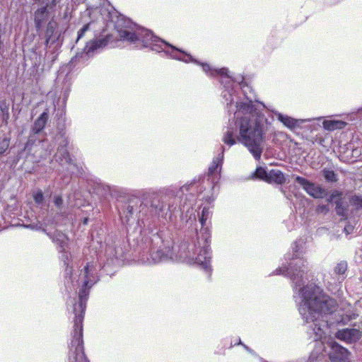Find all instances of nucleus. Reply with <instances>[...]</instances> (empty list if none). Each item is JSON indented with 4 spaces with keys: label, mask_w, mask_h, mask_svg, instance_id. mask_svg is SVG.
I'll return each instance as SVG.
<instances>
[{
    "label": "nucleus",
    "mask_w": 362,
    "mask_h": 362,
    "mask_svg": "<svg viewBox=\"0 0 362 362\" xmlns=\"http://www.w3.org/2000/svg\"><path fill=\"white\" fill-rule=\"evenodd\" d=\"M254 175L256 177L267 182L269 177V172H267L265 168L262 167H257L255 172L254 173Z\"/></svg>",
    "instance_id": "nucleus-25"
},
{
    "label": "nucleus",
    "mask_w": 362,
    "mask_h": 362,
    "mask_svg": "<svg viewBox=\"0 0 362 362\" xmlns=\"http://www.w3.org/2000/svg\"><path fill=\"white\" fill-rule=\"evenodd\" d=\"M56 0H51V4L52 6H54L56 5Z\"/></svg>",
    "instance_id": "nucleus-34"
},
{
    "label": "nucleus",
    "mask_w": 362,
    "mask_h": 362,
    "mask_svg": "<svg viewBox=\"0 0 362 362\" xmlns=\"http://www.w3.org/2000/svg\"><path fill=\"white\" fill-rule=\"evenodd\" d=\"M53 202L54 206L59 209L62 210L63 208V199L60 195H54L53 197Z\"/></svg>",
    "instance_id": "nucleus-28"
},
{
    "label": "nucleus",
    "mask_w": 362,
    "mask_h": 362,
    "mask_svg": "<svg viewBox=\"0 0 362 362\" xmlns=\"http://www.w3.org/2000/svg\"><path fill=\"white\" fill-rule=\"evenodd\" d=\"M87 222H88V218H86L84 219L83 223H84L85 224H86V223H87Z\"/></svg>",
    "instance_id": "nucleus-36"
},
{
    "label": "nucleus",
    "mask_w": 362,
    "mask_h": 362,
    "mask_svg": "<svg viewBox=\"0 0 362 362\" xmlns=\"http://www.w3.org/2000/svg\"><path fill=\"white\" fill-rule=\"evenodd\" d=\"M335 337L346 343H354L361 339L362 332L359 329H343L336 332Z\"/></svg>",
    "instance_id": "nucleus-11"
},
{
    "label": "nucleus",
    "mask_w": 362,
    "mask_h": 362,
    "mask_svg": "<svg viewBox=\"0 0 362 362\" xmlns=\"http://www.w3.org/2000/svg\"><path fill=\"white\" fill-rule=\"evenodd\" d=\"M173 206L163 201H153L151 205V214L165 221L171 220Z\"/></svg>",
    "instance_id": "nucleus-8"
},
{
    "label": "nucleus",
    "mask_w": 362,
    "mask_h": 362,
    "mask_svg": "<svg viewBox=\"0 0 362 362\" xmlns=\"http://www.w3.org/2000/svg\"><path fill=\"white\" fill-rule=\"evenodd\" d=\"M358 114L360 115V116H362V107L361 109H358Z\"/></svg>",
    "instance_id": "nucleus-35"
},
{
    "label": "nucleus",
    "mask_w": 362,
    "mask_h": 362,
    "mask_svg": "<svg viewBox=\"0 0 362 362\" xmlns=\"http://www.w3.org/2000/svg\"><path fill=\"white\" fill-rule=\"evenodd\" d=\"M68 199H69V204H71V196H69V197H68Z\"/></svg>",
    "instance_id": "nucleus-37"
},
{
    "label": "nucleus",
    "mask_w": 362,
    "mask_h": 362,
    "mask_svg": "<svg viewBox=\"0 0 362 362\" xmlns=\"http://www.w3.org/2000/svg\"><path fill=\"white\" fill-rule=\"evenodd\" d=\"M35 1H37L39 3L42 2L43 0H35Z\"/></svg>",
    "instance_id": "nucleus-38"
},
{
    "label": "nucleus",
    "mask_w": 362,
    "mask_h": 362,
    "mask_svg": "<svg viewBox=\"0 0 362 362\" xmlns=\"http://www.w3.org/2000/svg\"><path fill=\"white\" fill-rule=\"evenodd\" d=\"M362 209V197L354 196L349 198V203L340 199L336 203L337 214L344 219L352 218L358 215Z\"/></svg>",
    "instance_id": "nucleus-6"
},
{
    "label": "nucleus",
    "mask_w": 362,
    "mask_h": 362,
    "mask_svg": "<svg viewBox=\"0 0 362 362\" xmlns=\"http://www.w3.org/2000/svg\"><path fill=\"white\" fill-rule=\"evenodd\" d=\"M286 181V177L284 173L277 169H272L269 172V177L267 182H274L278 185H281Z\"/></svg>",
    "instance_id": "nucleus-18"
},
{
    "label": "nucleus",
    "mask_w": 362,
    "mask_h": 362,
    "mask_svg": "<svg viewBox=\"0 0 362 362\" xmlns=\"http://www.w3.org/2000/svg\"><path fill=\"white\" fill-rule=\"evenodd\" d=\"M10 144V139L8 137L0 138V154L4 153L8 149Z\"/></svg>",
    "instance_id": "nucleus-26"
},
{
    "label": "nucleus",
    "mask_w": 362,
    "mask_h": 362,
    "mask_svg": "<svg viewBox=\"0 0 362 362\" xmlns=\"http://www.w3.org/2000/svg\"><path fill=\"white\" fill-rule=\"evenodd\" d=\"M347 269V264L345 262L338 263L334 269V274L336 276V281L341 282L345 279V272Z\"/></svg>",
    "instance_id": "nucleus-21"
},
{
    "label": "nucleus",
    "mask_w": 362,
    "mask_h": 362,
    "mask_svg": "<svg viewBox=\"0 0 362 362\" xmlns=\"http://www.w3.org/2000/svg\"><path fill=\"white\" fill-rule=\"evenodd\" d=\"M272 112L279 122H281L285 127L291 130L298 127L303 123L312 121L311 119H294L288 115H283L278 111L272 110Z\"/></svg>",
    "instance_id": "nucleus-12"
},
{
    "label": "nucleus",
    "mask_w": 362,
    "mask_h": 362,
    "mask_svg": "<svg viewBox=\"0 0 362 362\" xmlns=\"http://www.w3.org/2000/svg\"><path fill=\"white\" fill-rule=\"evenodd\" d=\"M354 226L351 225V224H347L346 226H344V231L348 235V234H351L353 230H354Z\"/></svg>",
    "instance_id": "nucleus-31"
},
{
    "label": "nucleus",
    "mask_w": 362,
    "mask_h": 362,
    "mask_svg": "<svg viewBox=\"0 0 362 362\" xmlns=\"http://www.w3.org/2000/svg\"><path fill=\"white\" fill-rule=\"evenodd\" d=\"M33 199L35 203L40 204L44 201V195L41 190H37L33 193Z\"/></svg>",
    "instance_id": "nucleus-27"
},
{
    "label": "nucleus",
    "mask_w": 362,
    "mask_h": 362,
    "mask_svg": "<svg viewBox=\"0 0 362 362\" xmlns=\"http://www.w3.org/2000/svg\"><path fill=\"white\" fill-rule=\"evenodd\" d=\"M306 241L299 238L294 243L293 254H286L287 266L278 268L276 275L288 276L293 284V298L297 303L306 332L315 341L309 361H321L328 356L330 362H349V351L332 337V327L346 325L356 319L358 315L347 302L337 307L336 300L327 295L322 288L315 284L305 286L308 280V267L303 258Z\"/></svg>",
    "instance_id": "nucleus-2"
},
{
    "label": "nucleus",
    "mask_w": 362,
    "mask_h": 362,
    "mask_svg": "<svg viewBox=\"0 0 362 362\" xmlns=\"http://www.w3.org/2000/svg\"><path fill=\"white\" fill-rule=\"evenodd\" d=\"M210 233L203 229L197 233V243H183L171 248V240H164L161 234L155 233L146 240V247L139 257L142 264H155L167 260L197 264L205 272H211Z\"/></svg>",
    "instance_id": "nucleus-3"
},
{
    "label": "nucleus",
    "mask_w": 362,
    "mask_h": 362,
    "mask_svg": "<svg viewBox=\"0 0 362 362\" xmlns=\"http://www.w3.org/2000/svg\"><path fill=\"white\" fill-rule=\"evenodd\" d=\"M346 122L342 120H324L322 125L325 129L332 132L341 129L346 126Z\"/></svg>",
    "instance_id": "nucleus-20"
},
{
    "label": "nucleus",
    "mask_w": 362,
    "mask_h": 362,
    "mask_svg": "<svg viewBox=\"0 0 362 362\" xmlns=\"http://www.w3.org/2000/svg\"><path fill=\"white\" fill-rule=\"evenodd\" d=\"M329 211V207L327 205H319L317 209H316V211L318 213V214H327Z\"/></svg>",
    "instance_id": "nucleus-30"
},
{
    "label": "nucleus",
    "mask_w": 362,
    "mask_h": 362,
    "mask_svg": "<svg viewBox=\"0 0 362 362\" xmlns=\"http://www.w3.org/2000/svg\"><path fill=\"white\" fill-rule=\"evenodd\" d=\"M106 255L107 256V262L103 265H112L115 264V262L123 257V251L122 248L116 249L109 246L106 249Z\"/></svg>",
    "instance_id": "nucleus-17"
},
{
    "label": "nucleus",
    "mask_w": 362,
    "mask_h": 362,
    "mask_svg": "<svg viewBox=\"0 0 362 362\" xmlns=\"http://www.w3.org/2000/svg\"><path fill=\"white\" fill-rule=\"evenodd\" d=\"M49 115L47 112H42L38 119L35 122L32 128V134L29 136L24 148L18 153L14 160L17 163L21 158L30 160L33 163L40 162L50 155L52 148H44L47 146V141L36 140L35 134H39L45 127Z\"/></svg>",
    "instance_id": "nucleus-5"
},
{
    "label": "nucleus",
    "mask_w": 362,
    "mask_h": 362,
    "mask_svg": "<svg viewBox=\"0 0 362 362\" xmlns=\"http://www.w3.org/2000/svg\"><path fill=\"white\" fill-rule=\"evenodd\" d=\"M211 216V211L209 210V208L208 207H204L202 211V215L200 217V223L202 224V228L200 229V231L203 229L206 228L208 232L209 233V230L207 227H204L206 226V222L207 219Z\"/></svg>",
    "instance_id": "nucleus-23"
},
{
    "label": "nucleus",
    "mask_w": 362,
    "mask_h": 362,
    "mask_svg": "<svg viewBox=\"0 0 362 362\" xmlns=\"http://www.w3.org/2000/svg\"><path fill=\"white\" fill-rule=\"evenodd\" d=\"M63 144H64L61 145L57 149V152L54 156L55 160L57 162H59L62 165L71 164V158L66 148V146L67 145L68 141L66 139H64L63 141Z\"/></svg>",
    "instance_id": "nucleus-16"
},
{
    "label": "nucleus",
    "mask_w": 362,
    "mask_h": 362,
    "mask_svg": "<svg viewBox=\"0 0 362 362\" xmlns=\"http://www.w3.org/2000/svg\"><path fill=\"white\" fill-rule=\"evenodd\" d=\"M108 42L109 40L107 37L90 40L86 43L83 50L87 55L93 56L105 47L108 44Z\"/></svg>",
    "instance_id": "nucleus-14"
},
{
    "label": "nucleus",
    "mask_w": 362,
    "mask_h": 362,
    "mask_svg": "<svg viewBox=\"0 0 362 362\" xmlns=\"http://www.w3.org/2000/svg\"><path fill=\"white\" fill-rule=\"evenodd\" d=\"M102 268L101 264L92 261L88 262L81 270L78 280L83 284L78 293V303L73 305L75 314L74 331L68 353V362H88L83 349L82 322L88 298L89 289L98 281V272Z\"/></svg>",
    "instance_id": "nucleus-4"
},
{
    "label": "nucleus",
    "mask_w": 362,
    "mask_h": 362,
    "mask_svg": "<svg viewBox=\"0 0 362 362\" xmlns=\"http://www.w3.org/2000/svg\"><path fill=\"white\" fill-rule=\"evenodd\" d=\"M61 31L57 30V23L54 20L47 23L45 32V45L48 46L60 40Z\"/></svg>",
    "instance_id": "nucleus-10"
},
{
    "label": "nucleus",
    "mask_w": 362,
    "mask_h": 362,
    "mask_svg": "<svg viewBox=\"0 0 362 362\" xmlns=\"http://www.w3.org/2000/svg\"><path fill=\"white\" fill-rule=\"evenodd\" d=\"M322 172L323 176L327 182H334L337 181V175L334 170L325 168Z\"/></svg>",
    "instance_id": "nucleus-24"
},
{
    "label": "nucleus",
    "mask_w": 362,
    "mask_h": 362,
    "mask_svg": "<svg viewBox=\"0 0 362 362\" xmlns=\"http://www.w3.org/2000/svg\"><path fill=\"white\" fill-rule=\"evenodd\" d=\"M239 344H242V345L244 346V348H245L247 351H249L250 353H252V349H250L248 346H247L246 345L243 344L240 340L239 341Z\"/></svg>",
    "instance_id": "nucleus-33"
},
{
    "label": "nucleus",
    "mask_w": 362,
    "mask_h": 362,
    "mask_svg": "<svg viewBox=\"0 0 362 362\" xmlns=\"http://www.w3.org/2000/svg\"><path fill=\"white\" fill-rule=\"evenodd\" d=\"M28 227L32 229H35V230H40V229H41L42 226L41 225H38V224H37V225H29Z\"/></svg>",
    "instance_id": "nucleus-32"
},
{
    "label": "nucleus",
    "mask_w": 362,
    "mask_h": 362,
    "mask_svg": "<svg viewBox=\"0 0 362 362\" xmlns=\"http://www.w3.org/2000/svg\"><path fill=\"white\" fill-rule=\"evenodd\" d=\"M89 24L83 25V27L78 32L76 42H78L81 38H82L84 34L89 30Z\"/></svg>",
    "instance_id": "nucleus-29"
},
{
    "label": "nucleus",
    "mask_w": 362,
    "mask_h": 362,
    "mask_svg": "<svg viewBox=\"0 0 362 362\" xmlns=\"http://www.w3.org/2000/svg\"><path fill=\"white\" fill-rule=\"evenodd\" d=\"M137 209L131 204L126 206L122 213H120V217L123 223H129L131 218L133 217L134 214L136 212Z\"/></svg>",
    "instance_id": "nucleus-22"
},
{
    "label": "nucleus",
    "mask_w": 362,
    "mask_h": 362,
    "mask_svg": "<svg viewBox=\"0 0 362 362\" xmlns=\"http://www.w3.org/2000/svg\"><path fill=\"white\" fill-rule=\"evenodd\" d=\"M51 238L53 242L55 243L57 245H59L61 248L59 252H62V254L60 258L64 262V264L66 265V274H71L72 268L69 266V258L71 257V255L65 250L67 245V238L64 233L58 231L54 233V234L52 235Z\"/></svg>",
    "instance_id": "nucleus-7"
},
{
    "label": "nucleus",
    "mask_w": 362,
    "mask_h": 362,
    "mask_svg": "<svg viewBox=\"0 0 362 362\" xmlns=\"http://www.w3.org/2000/svg\"><path fill=\"white\" fill-rule=\"evenodd\" d=\"M74 206H78L76 203L73 204Z\"/></svg>",
    "instance_id": "nucleus-39"
},
{
    "label": "nucleus",
    "mask_w": 362,
    "mask_h": 362,
    "mask_svg": "<svg viewBox=\"0 0 362 362\" xmlns=\"http://www.w3.org/2000/svg\"><path fill=\"white\" fill-rule=\"evenodd\" d=\"M49 4L37 9L34 13V23L36 30L39 32L49 19Z\"/></svg>",
    "instance_id": "nucleus-13"
},
{
    "label": "nucleus",
    "mask_w": 362,
    "mask_h": 362,
    "mask_svg": "<svg viewBox=\"0 0 362 362\" xmlns=\"http://www.w3.org/2000/svg\"><path fill=\"white\" fill-rule=\"evenodd\" d=\"M224 151L225 149L222 146L221 152L218 154L217 157L213 159V161L209 168L208 175L209 176L213 177V182H214V179H218L219 177L220 172L223 161Z\"/></svg>",
    "instance_id": "nucleus-15"
},
{
    "label": "nucleus",
    "mask_w": 362,
    "mask_h": 362,
    "mask_svg": "<svg viewBox=\"0 0 362 362\" xmlns=\"http://www.w3.org/2000/svg\"><path fill=\"white\" fill-rule=\"evenodd\" d=\"M295 180L310 196L315 199L322 198L326 194L325 190L320 185H315L303 177L296 176Z\"/></svg>",
    "instance_id": "nucleus-9"
},
{
    "label": "nucleus",
    "mask_w": 362,
    "mask_h": 362,
    "mask_svg": "<svg viewBox=\"0 0 362 362\" xmlns=\"http://www.w3.org/2000/svg\"><path fill=\"white\" fill-rule=\"evenodd\" d=\"M119 25H117L119 28ZM122 40L127 41L136 47H150L152 50L164 52L172 58L200 64L204 72L210 76H221L223 85L222 98L229 112H234V125L230 123L223 134V141L231 146L238 140L252 153L254 158L259 160L263 151L266 132L264 126L267 119L264 114L265 105L256 100L251 88L244 81L243 76L235 78L228 75L226 68L214 69L208 64L199 63L192 55L170 45L152 33L143 28L137 27L128 21L123 28H118Z\"/></svg>",
    "instance_id": "nucleus-1"
},
{
    "label": "nucleus",
    "mask_w": 362,
    "mask_h": 362,
    "mask_svg": "<svg viewBox=\"0 0 362 362\" xmlns=\"http://www.w3.org/2000/svg\"><path fill=\"white\" fill-rule=\"evenodd\" d=\"M10 100H3L0 101V113L2 122L5 124H8V119L10 117Z\"/></svg>",
    "instance_id": "nucleus-19"
}]
</instances>
